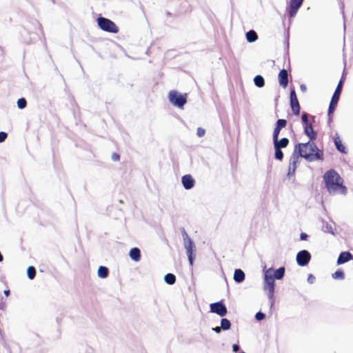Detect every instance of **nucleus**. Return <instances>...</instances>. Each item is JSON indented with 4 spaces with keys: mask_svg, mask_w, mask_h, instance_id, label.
<instances>
[{
    "mask_svg": "<svg viewBox=\"0 0 353 353\" xmlns=\"http://www.w3.org/2000/svg\"><path fill=\"white\" fill-rule=\"evenodd\" d=\"M294 154L305 159L308 161L323 159V152L319 150L314 141L298 143L294 147Z\"/></svg>",
    "mask_w": 353,
    "mask_h": 353,
    "instance_id": "nucleus-1",
    "label": "nucleus"
},
{
    "mask_svg": "<svg viewBox=\"0 0 353 353\" xmlns=\"http://www.w3.org/2000/svg\"><path fill=\"white\" fill-rule=\"evenodd\" d=\"M326 188L330 194L347 193V188L343 185V180L340 175L334 170L327 171L323 176Z\"/></svg>",
    "mask_w": 353,
    "mask_h": 353,
    "instance_id": "nucleus-2",
    "label": "nucleus"
},
{
    "mask_svg": "<svg viewBox=\"0 0 353 353\" xmlns=\"http://www.w3.org/2000/svg\"><path fill=\"white\" fill-rule=\"evenodd\" d=\"M275 282L273 276V270L269 269L265 273L263 290L266 292L269 299L274 302Z\"/></svg>",
    "mask_w": 353,
    "mask_h": 353,
    "instance_id": "nucleus-3",
    "label": "nucleus"
},
{
    "mask_svg": "<svg viewBox=\"0 0 353 353\" xmlns=\"http://www.w3.org/2000/svg\"><path fill=\"white\" fill-rule=\"evenodd\" d=\"M97 23L99 27L105 32L114 34L119 32L118 26L109 19L99 17L97 19Z\"/></svg>",
    "mask_w": 353,
    "mask_h": 353,
    "instance_id": "nucleus-4",
    "label": "nucleus"
},
{
    "mask_svg": "<svg viewBox=\"0 0 353 353\" xmlns=\"http://www.w3.org/2000/svg\"><path fill=\"white\" fill-rule=\"evenodd\" d=\"M343 80L341 79L336 86V88L332 95L331 101L330 103L329 108H328V117H330L331 114L334 112L336 105L339 102V97L341 93L342 87H343Z\"/></svg>",
    "mask_w": 353,
    "mask_h": 353,
    "instance_id": "nucleus-5",
    "label": "nucleus"
},
{
    "mask_svg": "<svg viewBox=\"0 0 353 353\" xmlns=\"http://www.w3.org/2000/svg\"><path fill=\"white\" fill-rule=\"evenodd\" d=\"M168 99L173 105L182 108L186 103V98L176 90H172L168 94Z\"/></svg>",
    "mask_w": 353,
    "mask_h": 353,
    "instance_id": "nucleus-6",
    "label": "nucleus"
},
{
    "mask_svg": "<svg viewBox=\"0 0 353 353\" xmlns=\"http://www.w3.org/2000/svg\"><path fill=\"white\" fill-rule=\"evenodd\" d=\"M210 312L215 313L220 316H224L228 312L227 307L221 302H216L210 304Z\"/></svg>",
    "mask_w": 353,
    "mask_h": 353,
    "instance_id": "nucleus-7",
    "label": "nucleus"
},
{
    "mask_svg": "<svg viewBox=\"0 0 353 353\" xmlns=\"http://www.w3.org/2000/svg\"><path fill=\"white\" fill-rule=\"evenodd\" d=\"M184 246L188 257V260L191 266L193 265L194 262V252H195V245L192 239L184 241Z\"/></svg>",
    "mask_w": 353,
    "mask_h": 353,
    "instance_id": "nucleus-8",
    "label": "nucleus"
},
{
    "mask_svg": "<svg viewBox=\"0 0 353 353\" xmlns=\"http://www.w3.org/2000/svg\"><path fill=\"white\" fill-rule=\"evenodd\" d=\"M311 259V254L307 250H301L296 255V262L300 266L308 264Z\"/></svg>",
    "mask_w": 353,
    "mask_h": 353,
    "instance_id": "nucleus-9",
    "label": "nucleus"
},
{
    "mask_svg": "<svg viewBox=\"0 0 353 353\" xmlns=\"http://www.w3.org/2000/svg\"><path fill=\"white\" fill-rule=\"evenodd\" d=\"M304 0H290L288 12L290 17H294Z\"/></svg>",
    "mask_w": 353,
    "mask_h": 353,
    "instance_id": "nucleus-10",
    "label": "nucleus"
},
{
    "mask_svg": "<svg viewBox=\"0 0 353 353\" xmlns=\"http://www.w3.org/2000/svg\"><path fill=\"white\" fill-rule=\"evenodd\" d=\"M290 98L292 112L295 115L298 116L300 114V105L294 90L290 91Z\"/></svg>",
    "mask_w": 353,
    "mask_h": 353,
    "instance_id": "nucleus-11",
    "label": "nucleus"
},
{
    "mask_svg": "<svg viewBox=\"0 0 353 353\" xmlns=\"http://www.w3.org/2000/svg\"><path fill=\"white\" fill-rule=\"evenodd\" d=\"M299 162V157L298 155H295L294 154H292V157L290 159V164H289V168H288V174L290 175H294L297 167V164Z\"/></svg>",
    "mask_w": 353,
    "mask_h": 353,
    "instance_id": "nucleus-12",
    "label": "nucleus"
},
{
    "mask_svg": "<svg viewBox=\"0 0 353 353\" xmlns=\"http://www.w3.org/2000/svg\"><path fill=\"white\" fill-rule=\"evenodd\" d=\"M279 82L283 88H286L288 85V72L285 69L281 70L278 75Z\"/></svg>",
    "mask_w": 353,
    "mask_h": 353,
    "instance_id": "nucleus-13",
    "label": "nucleus"
},
{
    "mask_svg": "<svg viewBox=\"0 0 353 353\" xmlns=\"http://www.w3.org/2000/svg\"><path fill=\"white\" fill-rule=\"evenodd\" d=\"M287 125V121L285 119H279L276 123V126L274 129L273 132V138H279V133L281 130Z\"/></svg>",
    "mask_w": 353,
    "mask_h": 353,
    "instance_id": "nucleus-14",
    "label": "nucleus"
},
{
    "mask_svg": "<svg viewBox=\"0 0 353 353\" xmlns=\"http://www.w3.org/2000/svg\"><path fill=\"white\" fill-rule=\"evenodd\" d=\"M304 132L310 141H314L316 139L317 134L314 131L312 123H306L304 125Z\"/></svg>",
    "mask_w": 353,
    "mask_h": 353,
    "instance_id": "nucleus-15",
    "label": "nucleus"
},
{
    "mask_svg": "<svg viewBox=\"0 0 353 353\" xmlns=\"http://www.w3.org/2000/svg\"><path fill=\"white\" fill-rule=\"evenodd\" d=\"M182 183L186 190H190L194 187L195 181L190 174H186L182 177Z\"/></svg>",
    "mask_w": 353,
    "mask_h": 353,
    "instance_id": "nucleus-16",
    "label": "nucleus"
},
{
    "mask_svg": "<svg viewBox=\"0 0 353 353\" xmlns=\"http://www.w3.org/2000/svg\"><path fill=\"white\" fill-rule=\"evenodd\" d=\"M353 259V255L350 252H342L337 259V264L341 265Z\"/></svg>",
    "mask_w": 353,
    "mask_h": 353,
    "instance_id": "nucleus-17",
    "label": "nucleus"
},
{
    "mask_svg": "<svg viewBox=\"0 0 353 353\" xmlns=\"http://www.w3.org/2000/svg\"><path fill=\"white\" fill-rule=\"evenodd\" d=\"M334 145L337 149L338 151H339L341 153L346 154V148L345 145L343 144L342 141L338 134H336L334 137Z\"/></svg>",
    "mask_w": 353,
    "mask_h": 353,
    "instance_id": "nucleus-18",
    "label": "nucleus"
},
{
    "mask_svg": "<svg viewBox=\"0 0 353 353\" xmlns=\"http://www.w3.org/2000/svg\"><path fill=\"white\" fill-rule=\"evenodd\" d=\"M273 141L274 146L281 149L287 147L289 143V139L288 138H282L280 141L278 140V138L276 139L273 138Z\"/></svg>",
    "mask_w": 353,
    "mask_h": 353,
    "instance_id": "nucleus-19",
    "label": "nucleus"
},
{
    "mask_svg": "<svg viewBox=\"0 0 353 353\" xmlns=\"http://www.w3.org/2000/svg\"><path fill=\"white\" fill-rule=\"evenodd\" d=\"M130 256L132 260L139 261L141 259V252L137 248H132L130 251Z\"/></svg>",
    "mask_w": 353,
    "mask_h": 353,
    "instance_id": "nucleus-20",
    "label": "nucleus"
},
{
    "mask_svg": "<svg viewBox=\"0 0 353 353\" xmlns=\"http://www.w3.org/2000/svg\"><path fill=\"white\" fill-rule=\"evenodd\" d=\"M245 279V274L241 269H236L234 274V280L237 283H241Z\"/></svg>",
    "mask_w": 353,
    "mask_h": 353,
    "instance_id": "nucleus-21",
    "label": "nucleus"
},
{
    "mask_svg": "<svg viewBox=\"0 0 353 353\" xmlns=\"http://www.w3.org/2000/svg\"><path fill=\"white\" fill-rule=\"evenodd\" d=\"M98 276L101 278H106L108 276L109 270L105 266H100L98 269Z\"/></svg>",
    "mask_w": 353,
    "mask_h": 353,
    "instance_id": "nucleus-22",
    "label": "nucleus"
},
{
    "mask_svg": "<svg viewBox=\"0 0 353 353\" xmlns=\"http://www.w3.org/2000/svg\"><path fill=\"white\" fill-rule=\"evenodd\" d=\"M246 39L249 42H254L258 39V36L254 30H250L246 33Z\"/></svg>",
    "mask_w": 353,
    "mask_h": 353,
    "instance_id": "nucleus-23",
    "label": "nucleus"
},
{
    "mask_svg": "<svg viewBox=\"0 0 353 353\" xmlns=\"http://www.w3.org/2000/svg\"><path fill=\"white\" fill-rule=\"evenodd\" d=\"M274 279H281L283 277L285 274V268L283 267L279 268L276 271H273Z\"/></svg>",
    "mask_w": 353,
    "mask_h": 353,
    "instance_id": "nucleus-24",
    "label": "nucleus"
},
{
    "mask_svg": "<svg viewBox=\"0 0 353 353\" xmlns=\"http://www.w3.org/2000/svg\"><path fill=\"white\" fill-rule=\"evenodd\" d=\"M254 84L259 88H262L265 85L264 79L261 75H257L254 79Z\"/></svg>",
    "mask_w": 353,
    "mask_h": 353,
    "instance_id": "nucleus-25",
    "label": "nucleus"
},
{
    "mask_svg": "<svg viewBox=\"0 0 353 353\" xmlns=\"http://www.w3.org/2000/svg\"><path fill=\"white\" fill-rule=\"evenodd\" d=\"M165 281L169 285H173L176 282V276L171 273L167 274L164 277Z\"/></svg>",
    "mask_w": 353,
    "mask_h": 353,
    "instance_id": "nucleus-26",
    "label": "nucleus"
},
{
    "mask_svg": "<svg viewBox=\"0 0 353 353\" xmlns=\"http://www.w3.org/2000/svg\"><path fill=\"white\" fill-rule=\"evenodd\" d=\"M231 327V323L228 319H222L221 321V327L223 330H228Z\"/></svg>",
    "mask_w": 353,
    "mask_h": 353,
    "instance_id": "nucleus-27",
    "label": "nucleus"
},
{
    "mask_svg": "<svg viewBox=\"0 0 353 353\" xmlns=\"http://www.w3.org/2000/svg\"><path fill=\"white\" fill-rule=\"evenodd\" d=\"M27 274L30 279H33L36 276V270L33 266H30L27 270Z\"/></svg>",
    "mask_w": 353,
    "mask_h": 353,
    "instance_id": "nucleus-28",
    "label": "nucleus"
},
{
    "mask_svg": "<svg viewBox=\"0 0 353 353\" xmlns=\"http://www.w3.org/2000/svg\"><path fill=\"white\" fill-rule=\"evenodd\" d=\"M332 277L334 279H343L344 272L341 270H338L332 274Z\"/></svg>",
    "mask_w": 353,
    "mask_h": 353,
    "instance_id": "nucleus-29",
    "label": "nucleus"
},
{
    "mask_svg": "<svg viewBox=\"0 0 353 353\" xmlns=\"http://www.w3.org/2000/svg\"><path fill=\"white\" fill-rule=\"evenodd\" d=\"M275 149V158L278 160L281 161L283 159V153L281 150V148H279L277 147H274Z\"/></svg>",
    "mask_w": 353,
    "mask_h": 353,
    "instance_id": "nucleus-30",
    "label": "nucleus"
},
{
    "mask_svg": "<svg viewBox=\"0 0 353 353\" xmlns=\"http://www.w3.org/2000/svg\"><path fill=\"white\" fill-rule=\"evenodd\" d=\"M27 105V101L24 98H21L17 101L18 108L20 109H23L26 108Z\"/></svg>",
    "mask_w": 353,
    "mask_h": 353,
    "instance_id": "nucleus-31",
    "label": "nucleus"
},
{
    "mask_svg": "<svg viewBox=\"0 0 353 353\" xmlns=\"http://www.w3.org/2000/svg\"><path fill=\"white\" fill-rule=\"evenodd\" d=\"M181 233H182L183 241H189L191 239L190 237L187 234V232H185L184 228H182Z\"/></svg>",
    "mask_w": 353,
    "mask_h": 353,
    "instance_id": "nucleus-32",
    "label": "nucleus"
},
{
    "mask_svg": "<svg viewBox=\"0 0 353 353\" xmlns=\"http://www.w3.org/2000/svg\"><path fill=\"white\" fill-rule=\"evenodd\" d=\"M205 130L202 128H198L196 130V134L199 137H202L205 135Z\"/></svg>",
    "mask_w": 353,
    "mask_h": 353,
    "instance_id": "nucleus-33",
    "label": "nucleus"
},
{
    "mask_svg": "<svg viewBox=\"0 0 353 353\" xmlns=\"http://www.w3.org/2000/svg\"><path fill=\"white\" fill-rule=\"evenodd\" d=\"M301 120L305 125H306V123H309V121H308V117H307V113H303L302 114V117H301Z\"/></svg>",
    "mask_w": 353,
    "mask_h": 353,
    "instance_id": "nucleus-34",
    "label": "nucleus"
},
{
    "mask_svg": "<svg viewBox=\"0 0 353 353\" xmlns=\"http://www.w3.org/2000/svg\"><path fill=\"white\" fill-rule=\"evenodd\" d=\"M255 317L257 320L261 321L265 319V314L261 312H259L256 314Z\"/></svg>",
    "mask_w": 353,
    "mask_h": 353,
    "instance_id": "nucleus-35",
    "label": "nucleus"
},
{
    "mask_svg": "<svg viewBox=\"0 0 353 353\" xmlns=\"http://www.w3.org/2000/svg\"><path fill=\"white\" fill-rule=\"evenodd\" d=\"M7 137H8L7 133H6L4 132H0V143L3 142L6 139Z\"/></svg>",
    "mask_w": 353,
    "mask_h": 353,
    "instance_id": "nucleus-36",
    "label": "nucleus"
},
{
    "mask_svg": "<svg viewBox=\"0 0 353 353\" xmlns=\"http://www.w3.org/2000/svg\"><path fill=\"white\" fill-rule=\"evenodd\" d=\"M112 159L114 161H118L120 159V155L119 154H117V153H113L112 154Z\"/></svg>",
    "mask_w": 353,
    "mask_h": 353,
    "instance_id": "nucleus-37",
    "label": "nucleus"
},
{
    "mask_svg": "<svg viewBox=\"0 0 353 353\" xmlns=\"http://www.w3.org/2000/svg\"><path fill=\"white\" fill-rule=\"evenodd\" d=\"M307 238V234L306 233L302 232L300 235L301 240L305 241Z\"/></svg>",
    "mask_w": 353,
    "mask_h": 353,
    "instance_id": "nucleus-38",
    "label": "nucleus"
},
{
    "mask_svg": "<svg viewBox=\"0 0 353 353\" xmlns=\"http://www.w3.org/2000/svg\"><path fill=\"white\" fill-rule=\"evenodd\" d=\"M221 329H222V327H221V326H220V327L217 326V327H213V328H212V330H213V331H214V332H216V333H220V332H221Z\"/></svg>",
    "mask_w": 353,
    "mask_h": 353,
    "instance_id": "nucleus-39",
    "label": "nucleus"
},
{
    "mask_svg": "<svg viewBox=\"0 0 353 353\" xmlns=\"http://www.w3.org/2000/svg\"><path fill=\"white\" fill-rule=\"evenodd\" d=\"M232 348L234 352H237L239 350V346L236 344H234Z\"/></svg>",
    "mask_w": 353,
    "mask_h": 353,
    "instance_id": "nucleus-40",
    "label": "nucleus"
},
{
    "mask_svg": "<svg viewBox=\"0 0 353 353\" xmlns=\"http://www.w3.org/2000/svg\"><path fill=\"white\" fill-rule=\"evenodd\" d=\"M4 294L6 296H8L10 294V290H4Z\"/></svg>",
    "mask_w": 353,
    "mask_h": 353,
    "instance_id": "nucleus-41",
    "label": "nucleus"
},
{
    "mask_svg": "<svg viewBox=\"0 0 353 353\" xmlns=\"http://www.w3.org/2000/svg\"><path fill=\"white\" fill-rule=\"evenodd\" d=\"M301 89L302 90H305V89H306V88H305V85H301Z\"/></svg>",
    "mask_w": 353,
    "mask_h": 353,
    "instance_id": "nucleus-42",
    "label": "nucleus"
},
{
    "mask_svg": "<svg viewBox=\"0 0 353 353\" xmlns=\"http://www.w3.org/2000/svg\"><path fill=\"white\" fill-rule=\"evenodd\" d=\"M3 261V256L1 253L0 252V262Z\"/></svg>",
    "mask_w": 353,
    "mask_h": 353,
    "instance_id": "nucleus-43",
    "label": "nucleus"
},
{
    "mask_svg": "<svg viewBox=\"0 0 353 353\" xmlns=\"http://www.w3.org/2000/svg\"><path fill=\"white\" fill-rule=\"evenodd\" d=\"M312 279H314V278L312 277V275H310V276L308 277V281H310V280H312Z\"/></svg>",
    "mask_w": 353,
    "mask_h": 353,
    "instance_id": "nucleus-44",
    "label": "nucleus"
},
{
    "mask_svg": "<svg viewBox=\"0 0 353 353\" xmlns=\"http://www.w3.org/2000/svg\"><path fill=\"white\" fill-rule=\"evenodd\" d=\"M241 353H245V352H242Z\"/></svg>",
    "mask_w": 353,
    "mask_h": 353,
    "instance_id": "nucleus-45",
    "label": "nucleus"
}]
</instances>
